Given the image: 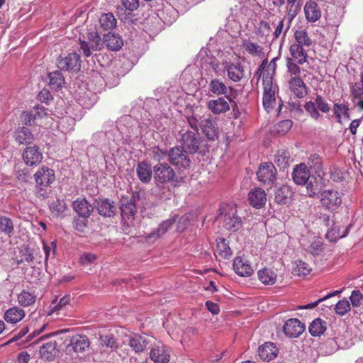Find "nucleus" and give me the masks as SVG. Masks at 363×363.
<instances>
[{
  "label": "nucleus",
  "mask_w": 363,
  "mask_h": 363,
  "mask_svg": "<svg viewBox=\"0 0 363 363\" xmlns=\"http://www.w3.org/2000/svg\"><path fill=\"white\" fill-rule=\"evenodd\" d=\"M276 64L272 65V62L265 70L263 78V97L262 104L265 110L268 112L272 110L276 103V94L278 93L279 87L274 82V74L275 73Z\"/></svg>",
  "instance_id": "nucleus-1"
},
{
  "label": "nucleus",
  "mask_w": 363,
  "mask_h": 363,
  "mask_svg": "<svg viewBox=\"0 0 363 363\" xmlns=\"http://www.w3.org/2000/svg\"><path fill=\"white\" fill-rule=\"evenodd\" d=\"M168 160L180 171L189 169L191 164L189 153L182 146H175L169 150Z\"/></svg>",
  "instance_id": "nucleus-2"
},
{
  "label": "nucleus",
  "mask_w": 363,
  "mask_h": 363,
  "mask_svg": "<svg viewBox=\"0 0 363 363\" xmlns=\"http://www.w3.org/2000/svg\"><path fill=\"white\" fill-rule=\"evenodd\" d=\"M320 202L326 210L336 211L342 204V196L338 191L334 189L324 190L320 193Z\"/></svg>",
  "instance_id": "nucleus-3"
},
{
  "label": "nucleus",
  "mask_w": 363,
  "mask_h": 363,
  "mask_svg": "<svg viewBox=\"0 0 363 363\" xmlns=\"http://www.w3.org/2000/svg\"><path fill=\"white\" fill-rule=\"evenodd\" d=\"M304 108L313 119L317 121L320 117L319 111L327 113L330 111V107L321 95L317 94L315 102L312 101L306 102Z\"/></svg>",
  "instance_id": "nucleus-4"
},
{
  "label": "nucleus",
  "mask_w": 363,
  "mask_h": 363,
  "mask_svg": "<svg viewBox=\"0 0 363 363\" xmlns=\"http://www.w3.org/2000/svg\"><path fill=\"white\" fill-rule=\"evenodd\" d=\"M153 177L157 183L164 184L174 181L175 172L169 164L159 162L153 167Z\"/></svg>",
  "instance_id": "nucleus-5"
},
{
  "label": "nucleus",
  "mask_w": 363,
  "mask_h": 363,
  "mask_svg": "<svg viewBox=\"0 0 363 363\" xmlns=\"http://www.w3.org/2000/svg\"><path fill=\"white\" fill-rule=\"evenodd\" d=\"M257 177L263 184L272 185L277 179V169L273 163L261 164L257 172Z\"/></svg>",
  "instance_id": "nucleus-6"
},
{
  "label": "nucleus",
  "mask_w": 363,
  "mask_h": 363,
  "mask_svg": "<svg viewBox=\"0 0 363 363\" xmlns=\"http://www.w3.org/2000/svg\"><path fill=\"white\" fill-rule=\"evenodd\" d=\"M57 67L61 70L77 72L81 68V60L79 55L73 52L68 54L65 57H60L57 60Z\"/></svg>",
  "instance_id": "nucleus-7"
},
{
  "label": "nucleus",
  "mask_w": 363,
  "mask_h": 363,
  "mask_svg": "<svg viewBox=\"0 0 363 363\" xmlns=\"http://www.w3.org/2000/svg\"><path fill=\"white\" fill-rule=\"evenodd\" d=\"M181 143L190 153L196 152L199 149L200 145V137L199 136V133L186 130V132L181 133Z\"/></svg>",
  "instance_id": "nucleus-8"
},
{
  "label": "nucleus",
  "mask_w": 363,
  "mask_h": 363,
  "mask_svg": "<svg viewBox=\"0 0 363 363\" xmlns=\"http://www.w3.org/2000/svg\"><path fill=\"white\" fill-rule=\"evenodd\" d=\"M150 357L155 363H169L170 354L164 344L158 343L151 348Z\"/></svg>",
  "instance_id": "nucleus-9"
},
{
  "label": "nucleus",
  "mask_w": 363,
  "mask_h": 363,
  "mask_svg": "<svg viewBox=\"0 0 363 363\" xmlns=\"http://www.w3.org/2000/svg\"><path fill=\"white\" fill-rule=\"evenodd\" d=\"M34 179L38 186L45 187L49 186L55 181V175L53 169L43 167L35 172Z\"/></svg>",
  "instance_id": "nucleus-10"
},
{
  "label": "nucleus",
  "mask_w": 363,
  "mask_h": 363,
  "mask_svg": "<svg viewBox=\"0 0 363 363\" xmlns=\"http://www.w3.org/2000/svg\"><path fill=\"white\" fill-rule=\"evenodd\" d=\"M90 342L88 337L84 335H75L70 340V343L67 346L66 351L71 352H84L89 347Z\"/></svg>",
  "instance_id": "nucleus-11"
},
{
  "label": "nucleus",
  "mask_w": 363,
  "mask_h": 363,
  "mask_svg": "<svg viewBox=\"0 0 363 363\" xmlns=\"http://www.w3.org/2000/svg\"><path fill=\"white\" fill-rule=\"evenodd\" d=\"M305 330V325L297 318L289 319L283 327L285 335L289 337H297Z\"/></svg>",
  "instance_id": "nucleus-12"
},
{
  "label": "nucleus",
  "mask_w": 363,
  "mask_h": 363,
  "mask_svg": "<svg viewBox=\"0 0 363 363\" xmlns=\"http://www.w3.org/2000/svg\"><path fill=\"white\" fill-rule=\"evenodd\" d=\"M291 176L295 184L303 185L307 183L311 174L307 164L302 162L294 167Z\"/></svg>",
  "instance_id": "nucleus-13"
},
{
  "label": "nucleus",
  "mask_w": 363,
  "mask_h": 363,
  "mask_svg": "<svg viewBox=\"0 0 363 363\" xmlns=\"http://www.w3.org/2000/svg\"><path fill=\"white\" fill-rule=\"evenodd\" d=\"M23 160L28 166H36L43 160V154L37 146L28 147L23 152Z\"/></svg>",
  "instance_id": "nucleus-14"
},
{
  "label": "nucleus",
  "mask_w": 363,
  "mask_h": 363,
  "mask_svg": "<svg viewBox=\"0 0 363 363\" xmlns=\"http://www.w3.org/2000/svg\"><path fill=\"white\" fill-rule=\"evenodd\" d=\"M233 267L235 272L240 277H250L254 272L249 261L240 256L235 257Z\"/></svg>",
  "instance_id": "nucleus-15"
},
{
  "label": "nucleus",
  "mask_w": 363,
  "mask_h": 363,
  "mask_svg": "<svg viewBox=\"0 0 363 363\" xmlns=\"http://www.w3.org/2000/svg\"><path fill=\"white\" fill-rule=\"evenodd\" d=\"M89 43L84 40H80V50H82L86 57H89L91 55L92 50H100L101 38L97 33H91L89 36Z\"/></svg>",
  "instance_id": "nucleus-16"
},
{
  "label": "nucleus",
  "mask_w": 363,
  "mask_h": 363,
  "mask_svg": "<svg viewBox=\"0 0 363 363\" xmlns=\"http://www.w3.org/2000/svg\"><path fill=\"white\" fill-rule=\"evenodd\" d=\"M308 48L296 43H291L289 47L290 55L291 58L299 65H303L308 62Z\"/></svg>",
  "instance_id": "nucleus-17"
},
{
  "label": "nucleus",
  "mask_w": 363,
  "mask_h": 363,
  "mask_svg": "<svg viewBox=\"0 0 363 363\" xmlns=\"http://www.w3.org/2000/svg\"><path fill=\"white\" fill-rule=\"evenodd\" d=\"M59 348L55 340H50L40 347V357L47 360L54 359L59 354Z\"/></svg>",
  "instance_id": "nucleus-18"
},
{
  "label": "nucleus",
  "mask_w": 363,
  "mask_h": 363,
  "mask_svg": "<svg viewBox=\"0 0 363 363\" xmlns=\"http://www.w3.org/2000/svg\"><path fill=\"white\" fill-rule=\"evenodd\" d=\"M289 86L290 91L298 99L304 98L308 94V88L301 77H291Z\"/></svg>",
  "instance_id": "nucleus-19"
},
{
  "label": "nucleus",
  "mask_w": 363,
  "mask_h": 363,
  "mask_svg": "<svg viewBox=\"0 0 363 363\" xmlns=\"http://www.w3.org/2000/svg\"><path fill=\"white\" fill-rule=\"evenodd\" d=\"M294 192L288 185H282L274 192V201L280 205H288L292 201Z\"/></svg>",
  "instance_id": "nucleus-20"
},
{
  "label": "nucleus",
  "mask_w": 363,
  "mask_h": 363,
  "mask_svg": "<svg viewBox=\"0 0 363 363\" xmlns=\"http://www.w3.org/2000/svg\"><path fill=\"white\" fill-rule=\"evenodd\" d=\"M304 13L308 22L315 23L321 17V11L318 4L313 1H307L304 6Z\"/></svg>",
  "instance_id": "nucleus-21"
},
{
  "label": "nucleus",
  "mask_w": 363,
  "mask_h": 363,
  "mask_svg": "<svg viewBox=\"0 0 363 363\" xmlns=\"http://www.w3.org/2000/svg\"><path fill=\"white\" fill-rule=\"evenodd\" d=\"M240 217L236 215L235 211L225 213L223 216V227L230 231H237L242 226Z\"/></svg>",
  "instance_id": "nucleus-22"
},
{
  "label": "nucleus",
  "mask_w": 363,
  "mask_h": 363,
  "mask_svg": "<svg viewBox=\"0 0 363 363\" xmlns=\"http://www.w3.org/2000/svg\"><path fill=\"white\" fill-rule=\"evenodd\" d=\"M248 199L253 207L261 208L267 201V195L262 189L255 188L250 191Z\"/></svg>",
  "instance_id": "nucleus-23"
},
{
  "label": "nucleus",
  "mask_w": 363,
  "mask_h": 363,
  "mask_svg": "<svg viewBox=\"0 0 363 363\" xmlns=\"http://www.w3.org/2000/svg\"><path fill=\"white\" fill-rule=\"evenodd\" d=\"M228 78L234 82H239L245 77L244 67L240 62L225 65Z\"/></svg>",
  "instance_id": "nucleus-24"
},
{
  "label": "nucleus",
  "mask_w": 363,
  "mask_h": 363,
  "mask_svg": "<svg viewBox=\"0 0 363 363\" xmlns=\"http://www.w3.org/2000/svg\"><path fill=\"white\" fill-rule=\"evenodd\" d=\"M96 208L99 213L105 217H111L114 216L116 208L114 202L110 201L107 199H99L96 200Z\"/></svg>",
  "instance_id": "nucleus-25"
},
{
  "label": "nucleus",
  "mask_w": 363,
  "mask_h": 363,
  "mask_svg": "<svg viewBox=\"0 0 363 363\" xmlns=\"http://www.w3.org/2000/svg\"><path fill=\"white\" fill-rule=\"evenodd\" d=\"M14 139L18 145H28L34 140L33 134L27 127H18L14 132Z\"/></svg>",
  "instance_id": "nucleus-26"
},
{
  "label": "nucleus",
  "mask_w": 363,
  "mask_h": 363,
  "mask_svg": "<svg viewBox=\"0 0 363 363\" xmlns=\"http://www.w3.org/2000/svg\"><path fill=\"white\" fill-rule=\"evenodd\" d=\"M207 106L213 113L216 115L225 113L230 110L228 102L223 97L208 101Z\"/></svg>",
  "instance_id": "nucleus-27"
},
{
  "label": "nucleus",
  "mask_w": 363,
  "mask_h": 363,
  "mask_svg": "<svg viewBox=\"0 0 363 363\" xmlns=\"http://www.w3.org/2000/svg\"><path fill=\"white\" fill-rule=\"evenodd\" d=\"M75 212L81 217L88 218L93 211L92 205L85 199H77L73 202Z\"/></svg>",
  "instance_id": "nucleus-28"
},
{
  "label": "nucleus",
  "mask_w": 363,
  "mask_h": 363,
  "mask_svg": "<svg viewBox=\"0 0 363 363\" xmlns=\"http://www.w3.org/2000/svg\"><path fill=\"white\" fill-rule=\"evenodd\" d=\"M199 125L206 137L210 140H214L218 135L216 124L210 118L201 120Z\"/></svg>",
  "instance_id": "nucleus-29"
},
{
  "label": "nucleus",
  "mask_w": 363,
  "mask_h": 363,
  "mask_svg": "<svg viewBox=\"0 0 363 363\" xmlns=\"http://www.w3.org/2000/svg\"><path fill=\"white\" fill-rule=\"evenodd\" d=\"M278 352V349L272 342H265L258 348V354L264 361H270L274 359Z\"/></svg>",
  "instance_id": "nucleus-30"
},
{
  "label": "nucleus",
  "mask_w": 363,
  "mask_h": 363,
  "mask_svg": "<svg viewBox=\"0 0 363 363\" xmlns=\"http://www.w3.org/2000/svg\"><path fill=\"white\" fill-rule=\"evenodd\" d=\"M175 223V219H168L163 221L160 226L151 233L147 235L145 238L147 242H154L164 235Z\"/></svg>",
  "instance_id": "nucleus-31"
},
{
  "label": "nucleus",
  "mask_w": 363,
  "mask_h": 363,
  "mask_svg": "<svg viewBox=\"0 0 363 363\" xmlns=\"http://www.w3.org/2000/svg\"><path fill=\"white\" fill-rule=\"evenodd\" d=\"M153 169L147 162L143 161L138 164L136 173L138 179L145 184L150 182Z\"/></svg>",
  "instance_id": "nucleus-32"
},
{
  "label": "nucleus",
  "mask_w": 363,
  "mask_h": 363,
  "mask_svg": "<svg viewBox=\"0 0 363 363\" xmlns=\"http://www.w3.org/2000/svg\"><path fill=\"white\" fill-rule=\"evenodd\" d=\"M26 315L25 311L17 306L9 308L4 313V319L9 323H17Z\"/></svg>",
  "instance_id": "nucleus-33"
},
{
  "label": "nucleus",
  "mask_w": 363,
  "mask_h": 363,
  "mask_svg": "<svg viewBox=\"0 0 363 363\" xmlns=\"http://www.w3.org/2000/svg\"><path fill=\"white\" fill-rule=\"evenodd\" d=\"M104 40L107 48L113 51L119 50L123 45L122 38L115 33H108L106 34Z\"/></svg>",
  "instance_id": "nucleus-34"
},
{
  "label": "nucleus",
  "mask_w": 363,
  "mask_h": 363,
  "mask_svg": "<svg viewBox=\"0 0 363 363\" xmlns=\"http://www.w3.org/2000/svg\"><path fill=\"white\" fill-rule=\"evenodd\" d=\"M128 345L136 353L143 352L148 345L147 339L139 335H133L129 337Z\"/></svg>",
  "instance_id": "nucleus-35"
},
{
  "label": "nucleus",
  "mask_w": 363,
  "mask_h": 363,
  "mask_svg": "<svg viewBox=\"0 0 363 363\" xmlns=\"http://www.w3.org/2000/svg\"><path fill=\"white\" fill-rule=\"evenodd\" d=\"M121 216L124 220L133 219L137 211L136 206L132 200L123 199L121 201Z\"/></svg>",
  "instance_id": "nucleus-36"
},
{
  "label": "nucleus",
  "mask_w": 363,
  "mask_h": 363,
  "mask_svg": "<svg viewBox=\"0 0 363 363\" xmlns=\"http://www.w3.org/2000/svg\"><path fill=\"white\" fill-rule=\"evenodd\" d=\"M295 39L294 43L301 45L306 48H310L313 44V40L308 35L307 29L303 28H297L294 33Z\"/></svg>",
  "instance_id": "nucleus-37"
},
{
  "label": "nucleus",
  "mask_w": 363,
  "mask_h": 363,
  "mask_svg": "<svg viewBox=\"0 0 363 363\" xmlns=\"http://www.w3.org/2000/svg\"><path fill=\"white\" fill-rule=\"evenodd\" d=\"M228 87L220 79L215 78L208 84V91L215 95H226Z\"/></svg>",
  "instance_id": "nucleus-38"
},
{
  "label": "nucleus",
  "mask_w": 363,
  "mask_h": 363,
  "mask_svg": "<svg viewBox=\"0 0 363 363\" xmlns=\"http://www.w3.org/2000/svg\"><path fill=\"white\" fill-rule=\"evenodd\" d=\"M258 279L265 285H272L277 281L276 273L269 268H264L257 272Z\"/></svg>",
  "instance_id": "nucleus-39"
},
{
  "label": "nucleus",
  "mask_w": 363,
  "mask_h": 363,
  "mask_svg": "<svg viewBox=\"0 0 363 363\" xmlns=\"http://www.w3.org/2000/svg\"><path fill=\"white\" fill-rule=\"evenodd\" d=\"M291 160V154L288 150L281 149L277 151L274 155V163L280 169H286L289 165Z\"/></svg>",
  "instance_id": "nucleus-40"
},
{
  "label": "nucleus",
  "mask_w": 363,
  "mask_h": 363,
  "mask_svg": "<svg viewBox=\"0 0 363 363\" xmlns=\"http://www.w3.org/2000/svg\"><path fill=\"white\" fill-rule=\"evenodd\" d=\"M17 301L18 304L23 307H28L33 305L36 301V295L35 292H30L23 290L17 296Z\"/></svg>",
  "instance_id": "nucleus-41"
},
{
  "label": "nucleus",
  "mask_w": 363,
  "mask_h": 363,
  "mask_svg": "<svg viewBox=\"0 0 363 363\" xmlns=\"http://www.w3.org/2000/svg\"><path fill=\"white\" fill-rule=\"evenodd\" d=\"M333 111L334 116L339 123H342V118L350 119V109L347 105L341 103H335Z\"/></svg>",
  "instance_id": "nucleus-42"
},
{
  "label": "nucleus",
  "mask_w": 363,
  "mask_h": 363,
  "mask_svg": "<svg viewBox=\"0 0 363 363\" xmlns=\"http://www.w3.org/2000/svg\"><path fill=\"white\" fill-rule=\"evenodd\" d=\"M326 328V322L320 318H316L309 325V333L314 337L320 336Z\"/></svg>",
  "instance_id": "nucleus-43"
},
{
  "label": "nucleus",
  "mask_w": 363,
  "mask_h": 363,
  "mask_svg": "<svg viewBox=\"0 0 363 363\" xmlns=\"http://www.w3.org/2000/svg\"><path fill=\"white\" fill-rule=\"evenodd\" d=\"M217 242V252L219 256L224 259H228L232 255V250L228 245V241L225 238H218Z\"/></svg>",
  "instance_id": "nucleus-44"
},
{
  "label": "nucleus",
  "mask_w": 363,
  "mask_h": 363,
  "mask_svg": "<svg viewBox=\"0 0 363 363\" xmlns=\"http://www.w3.org/2000/svg\"><path fill=\"white\" fill-rule=\"evenodd\" d=\"M307 194L309 197L313 198L320 190V184L317 179V177L311 175V178L306 183Z\"/></svg>",
  "instance_id": "nucleus-45"
},
{
  "label": "nucleus",
  "mask_w": 363,
  "mask_h": 363,
  "mask_svg": "<svg viewBox=\"0 0 363 363\" xmlns=\"http://www.w3.org/2000/svg\"><path fill=\"white\" fill-rule=\"evenodd\" d=\"M308 167L320 177L323 172L322 159L316 154L311 155L308 160Z\"/></svg>",
  "instance_id": "nucleus-46"
},
{
  "label": "nucleus",
  "mask_w": 363,
  "mask_h": 363,
  "mask_svg": "<svg viewBox=\"0 0 363 363\" xmlns=\"http://www.w3.org/2000/svg\"><path fill=\"white\" fill-rule=\"evenodd\" d=\"M312 271L311 266L302 260H298L294 263L293 274L297 276H306Z\"/></svg>",
  "instance_id": "nucleus-47"
},
{
  "label": "nucleus",
  "mask_w": 363,
  "mask_h": 363,
  "mask_svg": "<svg viewBox=\"0 0 363 363\" xmlns=\"http://www.w3.org/2000/svg\"><path fill=\"white\" fill-rule=\"evenodd\" d=\"M101 27L104 30L112 29L116 27L117 21L111 13H104L99 18Z\"/></svg>",
  "instance_id": "nucleus-48"
},
{
  "label": "nucleus",
  "mask_w": 363,
  "mask_h": 363,
  "mask_svg": "<svg viewBox=\"0 0 363 363\" xmlns=\"http://www.w3.org/2000/svg\"><path fill=\"white\" fill-rule=\"evenodd\" d=\"M0 230L8 237L11 238L13 234L14 227L12 220L6 216L0 217Z\"/></svg>",
  "instance_id": "nucleus-49"
},
{
  "label": "nucleus",
  "mask_w": 363,
  "mask_h": 363,
  "mask_svg": "<svg viewBox=\"0 0 363 363\" xmlns=\"http://www.w3.org/2000/svg\"><path fill=\"white\" fill-rule=\"evenodd\" d=\"M242 46L245 50L252 56H259L262 53V47L250 40H245L242 43Z\"/></svg>",
  "instance_id": "nucleus-50"
},
{
  "label": "nucleus",
  "mask_w": 363,
  "mask_h": 363,
  "mask_svg": "<svg viewBox=\"0 0 363 363\" xmlns=\"http://www.w3.org/2000/svg\"><path fill=\"white\" fill-rule=\"evenodd\" d=\"M50 84L55 89L62 87L65 83V79L62 74L60 71H55L50 73Z\"/></svg>",
  "instance_id": "nucleus-51"
},
{
  "label": "nucleus",
  "mask_w": 363,
  "mask_h": 363,
  "mask_svg": "<svg viewBox=\"0 0 363 363\" xmlns=\"http://www.w3.org/2000/svg\"><path fill=\"white\" fill-rule=\"evenodd\" d=\"M50 208L53 215L59 216L65 211L67 206L63 200L57 199L50 204Z\"/></svg>",
  "instance_id": "nucleus-52"
},
{
  "label": "nucleus",
  "mask_w": 363,
  "mask_h": 363,
  "mask_svg": "<svg viewBox=\"0 0 363 363\" xmlns=\"http://www.w3.org/2000/svg\"><path fill=\"white\" fill-rule=\"evenodd\" d=\"M291 57H288L286 60V67L288 69V72L292 76L291 77H301V69L300 67L298 65V64L294 61Z\"/></svg>",
  "instance_id": "nucleus-53"
},
{
  "label": "nucleus",
  "mask_w": 363,
  "mask_h": 363,
  "mask_svg": "<svg viewBox=\"0 0 363 363\" xmlns=\"http://www.w3.org/2000/svg\"><path fill=\"white\" fill-rule=\"evenodd\" d=\"M350 302L346 298H343L336 303L335 311L337 314L343 316L350 311Z\"/></svg>",
  "instance_id": "nucleus-54"
},
{
  "label": "nucleus",
  "mask_w": 363,
  "mask_h": 363,
  "mask_svg": "<svg viewBox=\"0 0 363 363\" xmlns=\"http://www.w3.org/2000/svg\"><path fill=\"white\" fill-rule=\"evenodd\" d=\"M323 250V242L319 239L314 240L307 249V250L313 255H319Z\"/></svg>",
  "instance_id": "nucleus-55"
},
{
  "label": "nucleus",
  "mask_w": 363,
  "mask_h": 363,
  "mask_svg": "<svg viewBox=\"0 0 363 363\" xmlns=\"http://www.w3.org/2000/svg\"><path fill=\"white\" fill-rule=\"evenodd\" d=\"M293 121L291 120H284L277 124V131L279 134H285L292 127Z\"/></svg>",
  "instance_id": "nucleus-56"
},
{
  "label": "nucleus",
  "mask_w": 363,
  "mask_h": 363,
  "mask_svg": "<svg viewBox=\"0 0 363 363\" xmlns=\"http://www.w3.org/2000/svg\"><path fill=\"white\" fill-rule=\"evenodd\" d=\"M363 296L359 290H354L352 292L350 297L351 304L353 307H359L362 304Z\"/></svg>",
  "instance_id": "nucleus-57"
},
{
  "label": "nucleus",
  "mask_w": 363,
  "mask_h": 363,
  "mask_svg": "<svg viewBox=\"0 0 363 363\" xmlns=\"http://www.w3.org/2000/svg\"><path fill=\"white\" fill-rule=\"evenodd\" d=\"M168 155V152L160 149L157 147H155L152 150V157L155 161L160 162L164 160Z\"/></svg>",
  "instance_id": "nucleus-58"
},
{
  "label": "nucleus",
  "mask_w": 363,
  "mask_h": 363,
  "mask_svg": "<svg viewBox=\"0 0 363 363\" xmlns=\"http://www.w3.org/2000/svg\"><path fill=\"white\" fill-rule=\"evenodd\" d=\"M101 345L108 347H116V341L112 334L106 335L101 337Z\"/></svg>",
  "instance_id": "nucleus-59"
},
{
  "label": "nucleus",
  "mask_w": 363,
  "mask_h": 363,
  "mask_svg": "<svg viewBox=\"0 0 363 363\" xmlns=\"http://www.w3.org/2000/svg\"><path fill=\"white\" fill-rule=\"evenodd\" d=\"M96 259V255L92 253H84L79 258V263L82 265L93 263Z\"/></svg>",
  "instance_id": "nucleus-60"
},
{
  "label": "nucleus",
  "mask_w": 363,
  "mask_h": 363,
  "mask_svg": "<svg viewBox=\"0 0 363 363\" xmlns=\"http://www.w3.org/2000/svg\"><path fill=\"white\" fill-rule=\"evenodd\" d=\"M15 175L18 181L23 183L28 182L30 177L28 171L26 169L16 171Z\"/></svg>",
  "instance_id": "nucleus-61"
},
{
  "label": "nucleus",
  "mask_w": 363,
  "mask_h": 363,
  "mask_svg": "<svg viewBox=\"0 0 363 363\" xmlns=\"http://www.w3.org/2000/svg\"><path fill=\"white\" fill-rule=\"evenodd\" d=\"M123 6L126 10L133 11L139 6L138 0H121Z\"/></svg>",
  "instance_id": "nucleus-62"
},
{
  "label": "nucleus",
  "mask_w": 363,
  "mask_h": 363,
  "mask_svg": "<svg viewBox=\"0 0 363 363\" xmlns=\"http://www.w3.org/2000/svg\"><path fill=\"white\" fill-rule=\"evenodd\" d=\"M70 296L66 295L60 298L58 303L52 309L53 312H57L62 310L65 306H66L70 302Z\"/></svg>",
  "instance_id": "nucleus-63"
},
{
  "label": "nucleus",
  "mask_w": 363,
  "mask_h": 363,
  "mask_svg": "<svg viewBox=\"0 0 363 363\" xmlns=\"http://www.w3.org/2000/svg\"><path fill=\"white\" fill-rule=\"evenodd\" d=\"M351 95L353 99L362 100L363 99V87L353 86L351 88Z\"/></svg>",
  "instance_id": "nucleus-64"
}]
</instances>
